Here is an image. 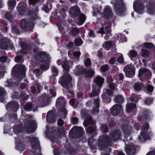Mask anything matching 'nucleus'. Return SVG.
Here are the masks:
<instances>
[{
    "mask_svg": "<svg viewBox=\"0 0 155 155\" xmlns=\"http://www.w3.org/2000/svg\"><path fill=\"white\" fill-rule=\"evenodd\" d=\"M36 16L30 18L28 20L22 19L21 20V27L25 31H32L36 23Z\"/></svg>",
    "mask_w": 155,
    "mask_h": 155,
    "instance_id": "7",
    "label": "nucleus"
},
{
    "mask_svg": "<svg viewBox=\"0 0 155 155\" xmlns=\"http://www.w3.org/2000/svg\"><path fill=\"white\" fill-rule=\"evenodd\" d=\"M79 32V30L77 28H72L69 32L70 35H75Z\"/></svg>",
    "mask_w": 155,
    "mask_h": 155,
    "instance_id": "49",
    "label": "nucleus"
},
{
    "mask_svg": "<svg viewBox=\"0 0 155 155\" xmlns=\"http://www.w3.org/2000/svg\"><path fill=\"white\" fill-rule=\"evenodd\" d=\"M108 69V65L107 64L104 65L101 67V71L102 72H105Z\"/></svg>",
    "mask_w": 155,
    "mask_h": 155,
    "instance_id": "56",
    "label": "nucleus"
},
{
    "mask_svg": "<svg viewBox=\"0 0 155 155\" xmlns=\"http://www.w3.org/2000/svg\"><path fill=\"white\" fill-rule=\"evenodd\" d=\"M5 17L6 18L10 20L12 18V15L10 12H7L5 15Z\"/></svg>",
    "mask_w": 155,
    "mask_h": 155,
    "instance_id": "59",
    "label": "nucleus"
},
{
    "mask_svg": "<svg viewBox=\"0 0 155 155\" xmlns=\"http://www.w3.org/2000/svg\"><path fill=\"white\" fill-rule=\"evenodd\" d=\"M86 76L87 77H92L95 74L94 71L93 70H91L88 71H85L84 73Z\"/></svg>",
    "mask_w": 155,
    "mask_h": 155,
    "instance_id": "46",
    "label": "nucleus"
},
{
    "mask_svg": "<svg viewBox=\"0 0 155 155\" xmlns=\"http://www.w3.org/2000/svg\"><path fill=\"white\" fill-rule=\"evenodd\" d=\"M115 38L121 42H126L127 40L126 38L124 35H122L120 34L119 33L116 35L115 36Z\"/></svg>",
    "mask_w": 155,
    "mask_h": 155,
    "instance_id": "36",
    "label": "nucleus"
},
{
    "mask_svg": "<svg viewBox=\"0 0 155 155\" xmlns=\"http://www.w3.org/2000/svg\"><path fill=\"white\" fill-rule=\"evenodd\" d=\"M19 107V105L15 102L12 101L8 103L6 106L7 110H9L10 109L14 112L17 111Z\"/></svg>",
    "mask_w": 155,
    "mask_h": 155,
    "instance_id": "21",
    "label": "nucleus"
},
{
    "mask_svg": "<svg viewBox=\"0 0 155 155\" xmlns=\"http://www.w3.org/2000/svg\"><path fill=\"white\" fill-rule=\"evenodd\" d=\"M33 72L36 74V75L38 77V76L41 74L42 73V72L39 69L37 68L35 69L33 71Z\"/></svg>",
    "mask_w": 155,
    "mask_h": 155,
    "instance_id": "58",
    "label": "nucleus"
},
{
    "mask_svg": "<svg viewBox=\"0 0 155 155\" xmlns=\"http://www.w3.org/2000/svg\"><path fill=\"white\" fill-rule=\"evenodd\" d=\"M8 9L11 10H13L15 6V0H8L7 2Z\"/></svg>",
    "mask_w": 155,
    "mask_h": 155,
    "instance_id": "34",
    "label": "nucleus"
},
{
    "mask_svg": "<svg viewBox=\"0 0 155 155\" xmlns=\"http://www.w3.org/2000/svg\"><path fill=\"white\" fill-rule=\"evenodd\" d=\"M151 74V73L149 70L142 68L139 71L138 76L141 81H145L150 77Z\"/></svg>",
    "mask_w": 155,
    "mask_h": 155,
    "instance_id": "11",
    "label": "nucleus"
},
{
    "mask_svg": "<svg viewBox=\"0 0 155 155\" xmlns=\"http://www.w3.org/2000/svg\"><path fill=\"white\" fill-rule=\"evenodd\" d=\"M125 150L128 155H134L135 152V148L132 144H129L125 148Z\"/></svg>",
    "mask_w": 155,
    "mask_h": 155,
    "instance_id": "24",
    "label": "nucleus"
},
{
    "mask_svg": "<svg viewBox=\"0 0 155 155\" xmlns=\"http://www.w3.org/2000/svg\"><path fill=\"white\" fill-rule=\"evenodd\" d=\"M101 20V18L98 19L96 24V25L99 26L97 29V32L101 34V36L104 37L105 39H107L112 35L110 29V25L104 21L100 22Z\"/></svg>",
    "mask_w": 155,
    "mask_h": 155,
    "instance_id": "3",
    "label": "nucleus"
},
{
    "mask_svg": "<svg viewBox=\"0 0 155 155\" xmlns=\"http://www.w3.org/2000/svg\"><path fill=\"white\" fill-rule=\"evenodd\" d=\"M46 120L47 122L50 123L55 122L56 118L54 113L52 111H49L47 114Z\"/></svg>",
    "mask_w": 155,
    "mask_h": 155,
    "instance_id": "20",
    "label": "nucleus"
},
{
    "mask_svg": "<svg viewBox=\"0 0 155 155\" xmlns=\"http://www.w3.org/2000/svg\"><path fill=\"white\" fill-rule=\"evenodd\" d=\"M32 107V104L30 103H27L24 106L25 109L31 111V109Z\"/></svg>",
    "mask_w": 155,
    "mask_h": 155,
    "instance_id": "50",
    "label": "nucleus"
},
{
    "mask_svg": "<svg viewBox=\"0 0 155 155\" xmlns=\"http://www.w3.org/2000/svg\"><path fill=\"white\" fill-rule=\"evenodd\" d=\"M17 9L19 15L21 16L25 15L26 14V11L27 9L26 4H25L23 6L22 3L20 2L17 7Z\"/></svg>",
    "mask_w": 155,
    "mask_h": 155,
    "instance_id": "18",
    "label": "nucleus"
},
{
    "mask_svg": "<svg viewBox=\"0 0 155 155\" xmlns=\"http://www.w3.org/2000/svg\"><path fill=\"white\" fill-rule=\"evenodd\" d=\"M133 8L134 10L138 14H141L143 13L144 6L139 1H136L134 2Z\"/></svg>",
    "mask_w": 155,
    "mask_h": 155,
    "instance_id": "16",
    "label": "nucleus"
},
{
    "mask_svg": "<svg viewBox=\"0 0 155 155\" xmlns=\"http://www.w3.org/2000/svg\"><path fill=\"white\" fill-rule=\"evenodd\" d=\"M114 45L110 41H107L103 43L102 47L106 50H108Z\"/></svg>",
    "mask_w": 155,
    "mask_h": 155,
    "instance_id": "33",
    "label": "nucleus"
},
{
    "mask_svg": "<svg viewBox=\"0 0 155 155\" xmlns=\"http://www.w3.org/2000/svg\"><path fill=\"white\" fill-rule=\"evenodd\" d=\"M121 132L119 130H116L110 134V138L106 135H102L98 139L97 146L100 150H105L109 146H111V143L113 140L115 141L120 139Z\"/></svg>",
    "mask_w": 155,
    "mask_h": 155,
    "instance_id": "1",
    "label": "nucleus"
},
{
    "mask_svg": "<svg viewBox=\"0 0 155 155\" xmlns=\"http://www.w3.org/2000/svg\"><path fill=\"white\" fill-rule=\"evenodd\" d=\"M85 70L83 68L82 66L78 65L76 66L74 70V74L77 76L85 73Z\"/></svg>",
    "mask_w": 155,
    "mask_h": 155,
    "instance_id": "25",
    "label": "nucleus"
},
{
    "mask_svg": "<svg viewBox=\"0 0 155 155\" xmlns=\"http://www.w3.org/2000/svg\"><path fill=\"white\" fill-rule=\"evenodd\" d=\"M4 84L5 86L8 87H13L14 84H15L14 83H12V79L7 80L5 83Z\"/></svg>",
    "mask_w": 155,
    "mask_h": 155,
    "instance_id": "41",
    "label": "nucleus"
},
{
    "mask_svg": "<svg viewBox=\"0 0 155 155\" xmlns=\"http://www.w3.org/2000/svg\"><path fill=\"white\" fill-rule=\"evenodd\" d=\"M115 5L114 11L115 14L118 16L123 15L124 10L123 0H114Z\"/></svg>",
    "mask_w": 155,
    "mask_h": 155,
    "instance_id": "9",
    "label": "nucleus"
},
{
    "mask_svg": "<svg viewBox=\"0 0 155 155\" xmlns=\"http://www.w3.org/2000/svg\"><path fill=\"white\" fill-rule=\"evenodd\" d=\"M73 55L76 59L78 60L81 55V53L80 51H75L73 52Z\"/></svg>",
    "mask_w": 155,
    "mask_h": 155,
    "instance_id": "54",
    "label": "nucleus"
},
{
    "mask_svg": "<svg viewBox=\"0 0 155 155\" xmlns=\"http://www.w3.org/2000/svg\"><path fill=\"white\" fill-rule=\"evenodd\" d=\"M51 71L53 73V75L54 77L57 76L58 74V70L57 68L54 66H52L51 67Z\"/></svg>",
    "mask_w": 155,
    "mask_h": 155,
    "instance_id": "43",
    "label": "nucleus"
},
{
    "mask_svg": "<svg viewBox=\"0 0 155 155\" xmlns=\"http://www.w3.org/2000/svg\"><path fill=\"white\" fill-rule=\"evenodd\" d=\"M121 106L120 105L115 104L111 108L110 112L114 116L117 115L121 111Z\"/></svg>",
    "mask_w": 155,
    "mask_h": 155,
    "instance_id": "22",
    "label": "nucleus"
},
{
    "mask_svg": "<svg viewBox=\"0 0 155 155\" xmlns=\"http://www.w3.org/2000/svg\"><path fill=\"white\" fill-rule=\"evenodd\" d=\"M94 81L97 86L93 85L92 86V93H90L89 94V96L91 97L98 95L100 89L104 82V79L101 76L98 75L94 78Z\"/></svg>",
    "mask_w": 155,
    "mask_h": 155,
    "instance_id": "6",
    "label": "nucleus"
},
{
    "mask_svg": "<svg viewBox=\"0 0 155 155\" xmlns=\"http://www.w3.org/2000/svg\"><path fill=\"white\" fill-rule=\"evenodd\" d=\"M93 10L94 13L93 15L94 16H95L96 15L97 13H99L100 11L101 10V7L100 6L98 7L97 8L96 7H95L93 8Z\"/></svg>",
    "mask_w": 155,
    "mask_h": 155,
    "instance_id": "53",
    "label": "nucleus"
},
{
    "mask_svg": "<svg viewBox=\"0 0 155 155\" xmlns=\"http://www.w3.org/2000/svg\"><path fill=\"white\" fill-rule=\"evenodd\" d=\"M96 144L95 141L94 140L93 137L89 139L88 140V144L91 148L93 150V152H96Z\"/></svg>",
    "mask_w": 155,
    "mask_h": 155,
    "instance_id": "28",
    "label": "nucleus"
},
{
    "mask_svg": "<svg viewBox=\"0 0 155 155\" xmlns=\"http://www.w3.org/2000/svg\"><path fill=\"white\" fill-rule=\"evenodd\" d=\"M34 123L30 121L26 122L25 124V130L28 133H33L35 131L34 129Z\"/></svg>",
    "mask_w": 155,
    "mask_h": 155,
    "instance_id": "17",
    "label": "nucleus"
},
{
    "mask_svg": "<svg viewBox=\"0 0 155 155\" xmlns=\"http://www.w3.org/2000/svg\"><path fill=\"white\" fill-rule=\"evenodd\" d=\"M65 102V101L64 98L63 97H61L57 99L56 104V106L58 107L61 106L60 109V111L63 114V116H62V117L64 119L66 117L68 113V112L64 106Z\"/></svg>",
    "mask_w": 155,
    "mask_h": 155,
    "instance_id": "10",
    "label": "nucleus"
},
{
    "mask_svg": "<svg viewBox=\"0 0 155 155\" xmlns=\"http://www.w3.org/2000/svg\"><path fill=\"white\" fill-rule=\"evenodd\" d=\"M48 100V96L45 94L42 95L40 97V102H41V103L44 104L40 106L41 107H43L47 104Z\"/></svg>",
    "mask_w": 155,
    "mask_h": 155,
    "instance_id": "30",
    "label": "nucleus"
},
{
    "mask_svg": "<svg viewBox=\"0 0 155 155\" xmlns=\"http://www.w3.org/2000/svg\"><path fill=\"white\" fill-rule=\"evenodd\" d=\"M94 107H93L92 113L94 114H96L99 112L98 108L99 107L98 97H97L96 99L94 100Z\"/></svg>",
    "mask_w": 155,
    "mask_h": 155,
    "instance_id": "27",
    "label": "nucleus"
},
{
    "mask_svg": "<svg viewBox=\"0 0 155 155\" xmlns=\"http://www.w3.org/2000/svg\"><path fill=\"white\" fill-rule=\"evenodd\" d=\"M26 68L23 65H16L12 70V74L16 80H22L25 76Z\"/></svg>",
    "mask_w": 155,
    "mask_h": 155,
    "instance_id": "5",
    "label": "nucleus"
},
{
    "mask_svg": "<svg viewBox=\"0 0 155 155\" xmlns=\"http://www.w3.org/2000/svg\"><path fill=\"white\" fill-rule=\"evenodd\" d=\"M130 100L132 102H137L138 100L137 96L135 94H132L130 98Z\"/></svg>",
    "mask_w": 155,
    "mask_h": 155,
    "instance_id": "51",
    "label": "nucleus"
},
{
    "mask_svg": "<svg viewBox=\"0 0 155 155\" xmlns=\"http://www.w3.org/2000/svg\"><path fill=\"white\" fill-rule=\"evenodd\" d=\"M13 130L14 133L18 135L23 130L22 126L21 124L15 126L13 127Z\"/></svg>",
    "mask_w": 155,
    "mask_h": 155,
    "instance_id": "32",
    "label": "nucleus"
},
{
    "mask_svg": "<svg viewBox=\"0 0 155 155\" xmlns=\"http://www.w3.org/2000/svg\"><path fill=\"white\" fill-rule=\"evenodd\" d=\"M62 68L64 69V71L66 74H64L59 80V83L63 87L68 89L71 87V82L72 80L71 76L67 74L69 70V67L68 62L65 61L62 65Z\"/></svg>",
    "mask_w": 155,
    "mask_h": 155,
    "instance_id": "2",
    "label": "nucleus"
},
{
    "mask_svg": "<svg viewBox=\"0 0 155 155\" xmlns=\"http://www.w3.org/2000/svg\"><path fill=\"white\" fill-rule=\"evenodd\" d=\"M83 129L81 127H75L73 128L70 131L69 135L71 137L77 138L82 135Z\"/></svg>",
    "mask_w": 155,
    "mask_h": 155,
    "instance_id": "12",
    "label": "nucleus"
},
{
    "mask_svg": "<svg viewBox=\"0 0 155 155\" xmlns=\"http://www.w3.org/2000/svg\"><path fill=\"white\" fill-rule=\"evenodd\" d=\"M135 68L132 65H127L123 68V71L124 72L126 77L129 78H132L135 75Z\"/></svg>",
    "mask_w": 155,
    "mask_h": 155,
    "instance_id": "13",
    "label": "nucleus"
},
{
    "mask_svg": "<svg viewBox=\"0 0 155 155\" xmlns=\"http://www.w3.org/2000/svg\"><path fill=\"white\" fill-rule=\"evenodd\" d=\"M6 93L4 89L0 87V100L1 102L3 101V100L4 99L6 95Z\"/></svg>",
    "mask_w": 155,
    "mask_h": 155,
    "instance_id": "38",
    "label": "nucleus"
},
{
    "mask_svg": "<svg viewBox=\"0 0 155 155\" xmlns=\"http://www.w3.org/2000/svg\"><path fill=\"white\" fill-rule=\"evenodd\" d=\"M75 43L76 45L77 46H80L82 44V41L81 38H78L75 39Z\"/></svg>",
    "mask_w": 155,
    "mask_h": 155,
    "instance_id": "55",
    "label": "nucleus"
},
{
    "mask_svg": "<svg viewBox=\"0 0 155 155\" xmlns=\"http://www.w3.org/2000/svg\"><path fill=\"white\" fill-rule=\"evenodd\" d=\"M9 43V40L7 38H3L0 40V48L5 49Z\"/></svg>",
    "mask_w": 155,
    "mask_h": 155,
    "instance_id": "26",
    "label": "nucleus"
},
{
    "mask_svg": "<svg viewBox=\"0 0 155 155\" xmlns=\"http://www.w3.org/2000/svg\"><path fill=\"white\" fill-rule=\"evenodd\" d=\"M57 25L60 32L62 34H63L64 33V28L63 27L64 26L63 24L61 23H59L57 24Z\"/></svg>",
    "mask_w": 155,
    "mask_h": 155,
    "instance_id": "48",
    "label": "nucleus"
},
{
    "mask_svg": "<svg viewBox=\"0 0 155 155\" xmlns=\"http://www.w3.org/2000/svg\"><path fill=\"white\" fill-rule=\"evenodd\" d=\"M118 58L117 59V62L118 63L122 64H125L124 59L123 55L122 54L118 53L117 54Z\"/></svg>",
    "mask_w": 155,
    "mask_h": 155,
    "instance_id": "37",
    "label": "nucleus"
},
{
    "mask_svg": "<svg viewBox=\"0 0 155 155\" xmlns=\"http://www.w3.org/2000/svg\"><path fill=\"white\" fill-rule=\"evenodd\" d=\"M81 117L84 119H85L83 122V124L86 127L88 124H93L95 123L93 120L90 117L87 116V114L84 109L82 110L81 111Z\"/></svg>",
    "mask_w": 155,
    "mask_h": 155,
    "instance_id": "14",
    "label": "nucleus"
},
{
    "mask_svg": "<svg viewBox=\"0 0 155 155\" xmlns=\"http://www.w3.org/2000/svg\"><path fill=\"white\" fill-rule=\"evenodd\" d=\"M21 46L22 48V50L20 52V54L21 55L25 54H27L28 51L27 47L26 46L23 47L22 46L21 44Z\"/></svg>",
    "mask_w": 155,
    "mask_h": 155,
    "instance_id": "42",
    "label": "nucleus"
},
{
    "mask_svg": "<svg viewBox=\"0 0 155 155\" xmlns=\"http://www.w3.org/2000/svg\"><path fill=\"white\" fill-rule=\"evenodd\" d=\"M103 15L106 18H110L112 17L113 15L111 8L108 6H106L104 9Z\"/></svg>",
    "mask_w": 155,
    "mask_h": 155,
    "instance_id": "19",
    "label": "nucleus"
},
{
    "mask_svg": "<svg viewBox=\"0 0 155 155\" xmlns=\"http://www.w3.org/2000/svg\"><path fill=\"white\" fill-rule=\"evenodd\" d=\"M69 14L72 18L75 17L80 14L79 20L78 21L77 20H75V22L79 25H82L85 21V16L83 14H80L79 8L77 6H74L71 7L69 10Z\"/></svg>",
    "mask_w": 155,
    "mask_h": 155,
    "instance_id": "4",
    "label": "nucleus"
},
{
    "mask_svg": "<svg viewBox=\"0 0 155 155\" xmlns=\"http://www.w3.org/2000/svg\"><path fill=\"white\" fill-rule=\"evenodd\" d=\"M143 87V85L140 83H136L133 85L134 89L136 91H140L141 90Z\"/></svg>",
    "mask_w": 155,
    "mask_h": 155,
    "instance_id": "39",
    "label": "nucleus"
},
{
    "mask_svg": "<svg viewBox=\"0 0 155 155\" xmlns=\"http://www.w3.org/2000/svg\"><path fill=\"white\" fill-rule=\"evenodd\" d=\"M116 102L121 104L124 102V100L123 97L121 95H117L114 99Z\"/></svg>",
    "mask_w": 155,
    "mask_h": 155,
    "instance_id": "40",
    "label": "nucleus"
},
{
    "mask_svg": "<svg viewBox=\"0 0 155 155\" xmlns=\"http://www.w3.org/2000/svg\"><path fill=\"white\" fill-rule=\"evenodd\" d=\"M15 147L16 148L20 151L23 150L24 149V146L22 143L18 139H16V137H15Z\"/></svg>",
    "mask_w": 155,
    "mask_h": 155,
    "instance_id": "29",
    "label": "nucleus"
},
{
    "mask_svg": "<svg viewBox=\"0 0 155 155\" xmlns=\"http://www.w3.org/2000/svg\"><path fill=\"white\" fill-rule=\"evenodd\" d=\"M137 51L134 50H131L129 51L127 54L130 59L132 60L133 58L137 57Z\"/></svg>",
    "mask_w": 155,
    "mask_h": 155,
    "instance_id": "35",
    "label": "nucleus"
},
{
    "mask_svg": "<svg viewBox=\"0 0 155 155\" xmlns=\"http://www.w3.org/2000/svg\"><path fill=\"white\" fill-rule=\"evenodd\" d=\"M50 92L53 97H55L56 95L55 89L54 87H53L52 88H50Z\"/></svg>",
    "mask_w": 155,
    "mask_h": 155,
    "instance_id": "64",
    "label": "nucleus"
},
{
    "mask_svg": "<svg viewBox=\"0 0 155 155\" xmlns=\"http://www.w3.org/2000/svg\"><path fill=\"white\" fill-rule=\"evenodd\" d=\"M149 127V124L147 123L145 124L143 126L141 129V132L138 136L137 139L138 142L141 143L147 140L150 139L149 133L145 132V131L148 129Z\"/></svg>",
    "mask_w": 155,
    "mask_h": 155,
    "instance_id": "8",
    "label": "nucleus"
},
{
    "mask_svg": "<svg viewBox=\"0 0 155 155\" xmlns=\"http://www.w3.org/2000/svg\"><path fill=\"white\" fill-rule=\"evenodd\" d=\"M153 99V98L147 97L145 99L144 101V103L147 105H149L152 104Z\"/></svg>",
    "mask_w": 155,
    "mask_h": 155,
    "instance_id": "47",
    "label": "nucleus"
},
{
    "mask_svg": "<svg viewBox=\"0 0 155 155\" xmlns=\"http://www.w3.org/2000/svg\"><path fill=\"white\" fill-rule=\"evenodd\" d=\"M15 61L16 62H22V58L21 56H17L15 59Z\"/></svg>",
    "mask_w": 155,
    "mask_h": 155,
    "instance_id": "63",
    "label": "nucleus"
},
{
    "mask_svg": "<svg viewBox=\"0 0 155 155\" xmlns=\"http://www.w3.org/2000/svg\"><path fill=\"white\" fill-rule=\"evenodd\" d=\"M141 54L142 56L144 57H147L149 55V51L146 50H142L141 51Z\"/></svg>",
    "mask_w": 155,
    "mask_h": 155,
    "instance_id": "45",
    "label": "nucleus"
},
{
    "mask_svg": "<svg viewBox=\"0 0 155 155\" xmlns=\"http://www.w3.org/2000/svg\"><path fill=\"white\" fill-rule=\"evenodd\" d=\"M49 67V62H48L47 63L45 64V65H42L41 66V70L44 71H45L47 70Z\"/></svg>",
    "mask_w": 155,
    "mask_h": 155,
    "instance_id": "52",
    "label": "nucleus"
},
{
    "mask_svg": "<svg viewBox=\"0 0 155 155\" xmlns=\"http://www.w3.org/2000/svg\"><path fill=\"white\" fill-rule=\"evenodd\" d=\"M143 46H144L146 48H152L153 49H155V47L151 43H144L143 45Z\"/></svg>",
    "mask_w": 155,
    "mask_h": 155,
    "instance_id": "44",
    "label": "nucleus"
},
{
    "mask_svg": "<svg viewBox=\"0 0 155 155\" xmlns=\"http://www.w3.org/2000/svg\"><path fill=\"white\" fill-rule=\"evenodd\" d=\"M136 106L135 104L127 102L126 106V111L128 113L131 112L135 109Z\"/></svg>",
    "mask_w": 155,
    "mask_h": 155,
    "instance_id": "31",
    "label": "nucleus"
},
{
    "mask_svg": "<svg viewBox=\"0 0 155 155\" xmlns=\"http://www.w3.org/2000/svg\"><path fill=\"white\" fill-rule=\"evenodd\" d=\"M122 131L125 134V137L130 134L132 132V129L131 126L128 125H123L122 126Z\"/></svg>",
    "mask_w": 155,
    "mask_h": 155,
    "instance_id": "23",
    "label": "nucleus"
},
{
    "mask_svg": "<svg viewBox=\"0 0 155 155\" xmlns=\"http://www.w3.org/2000/svg\"><path fill=\"white\" fill-rule=\"evenodd\" d=\"M35 58L36 60L40 61H48L50 57L44 52H37L35 55Z\"/></svg>",
    "mask_w": 155,
    "mask_h": 155,
    "instance_id": "15",
    "label": "nucleus"
},
{
    "mask_svg": "<svg viewBox=\"0 0 155 155\" xmlns=\"http://www.w3.org/2000/svg\"><path fill=\"white\" fill-rule=\"evenodd\" d=\"M84 64L86 66H89L91 64V61L89 58H87L85 61Z\"/></svg>",
    "mask_w": 155,
    "mask_h": 155,
    "instance_id": "60",
    "label": "nucleus"
},
{
    "mask_svg": "<svg viewBox=\"0 0 155 155\" xmlns=\"http://www.w3.org/2000/svg\"><path fill=\"white\" fill-rule=\"evenodd\" d=\"M117 85L113 83H110L109 84V88L112 90H114L115 89Z\"/></svg>",
    "mask_w": 155,
    "mask_h": 155,
    "instance_id": "61",
    "label": "nucleus"
},
{
    "mask_svg": "<svg viewBox=\"0 0 155 155\" xmlns=\"http://www.w3.org/2000/svg\"><path fill=\"white\" fill-rule=\"evenodd\" d=\"M101 130L104 132H107L108 131L107 126L105 125H102L100 128Z\"/></svg>",
    "mask_w": 155,
    "mask_h": 155,
    "instance_id": "57",
    "label": "nucleus"
},
{
    "mask_svg": "<svg viewBox=\"0 0 155 155\" xmlns=\"http://www.w3.org/2000/svg\"><path fill=\"white\" fill-rule=\"evenodd\" d=\"M12 33L15 34H19V33L18 29L15 28L13 27L12 28Z\"/></svg>",
    "mask_w": 155,
    "mask_h": 155,
    "instance_id": "62",
    "label": "nucleus"
}]
</instances>
